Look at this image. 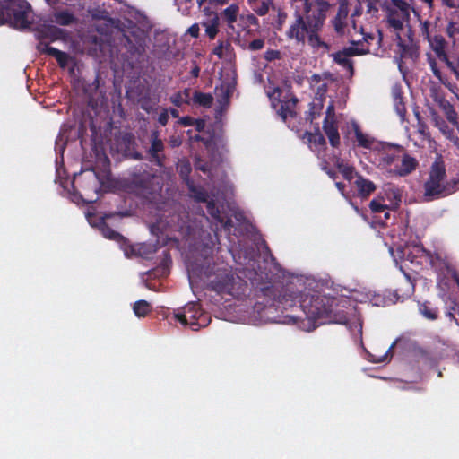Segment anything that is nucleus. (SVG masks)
<instances>
[{"label":"nucleus","mask_w":459,"mask_h":459,"mask_svg":"<svg viewBox=\"0 0 459 459\" xmlns=\"http://www.w3.org/2000/svg\"><path fill=\"white\" fill-rule=\"evenodd\" d=\"M299 302L307 319L314 322L313 328L316 327V320H320L321 323L346 324L349 311L344 312L342 308L351 310L346 307L349 301L344 298L335 299L316 295L305 299L299 297Z\"/></svg>","instance_id":"obj_1"},{"label":"nucleus","mask_w":459,"mask_h":459,"mask_svg":"<svg viewBox=\"0 0 459 459\" xmlns=\"http://www.w3.org/2000/svg\"><path fill=\"white\" fill-rule=\"evenodd\" d=\"M187 185L191 196L197 201L207 203L208 212L220 223L221 228L230 230L231 227H235L233 217L238 222H240L243 219L242 213L238 212L235 207H229L230 212V215L229 213H225L224 211L221 212L220 208L216 206V203H221V201L225 200L231 194V186L222 178L221 186L223 189L218 190L216 194L212 193L211 195L204 192L201 187H196L188 181Z\"/></svg>","instance_id":"obj_2"},{"label":"nucleus","mask_w":459,"mask_h":459,"mask_svg":"<svg viewBox=\"0 0 459 459\" xmlns=\"http://www.w3.org/2000/svg\"><path fill=\"white\" fill-rule=\"evenodd\" d=\"M295 10V20L290 24L287 36L289 39L295 40L297 43H304L307 38L309 44L312 47H319L322 42L317 36L319 28H312V21L309 14L310 6L307 4V8H297L292 4Z\"/></svg>","instance_id":"obj_3"},{"label":"nucleus","mask_w":459,"mask_h":459,"mask_svg":"<svg viewBox=\"0 0 459 459\" xmlns=\"http://www.w3.org/2000/svg\"><path fill=\"white\" fill-rule=\"evenodd\" d=\"M424 189V199L431 201L459 189V182H448L446 178L444 163L442 161H436L431 166L429 178L425 183Z\"/></svg>","instance_id":"obj_4"},{"label":"nucleus","mask_w":459,"mask_h":459,"mask_svg":"<svg viewBox=\"0 0 459 459\" xmlns=\"http://www.w3.org/2000/svg\"><path fill=\"white\" fill-rule=\"evenodd\" d=\"M32 22L30 5L24 0H0V24L24 29Z\"/></svg>","instance_id":"obj_5"},{"label":"nucleus","mask_w":459,"mask_h":459,"mask_svg":"<svg viewBox=\"0 0 459 459\" xmlns=\"http://www.w3.org/2000/svg\"><path fill=\"white\" fill-rule=\"evenodd\" d=\"M349 14V2L348 0L338 1V10L334 18L332 20V24L337 34L341 36H347L350 39L351 44L358 45L362 41L368 42L374 39L371 31L363 30V31H356L353 30L351 16L348 18Z\"/></svg>","instance_id":"obj_6"},{"label":"nucleus","mask_w":459,"mask_h":459,"mask_svg":"<svg viewBox=\"0 0 459 459\" xmlns=\"http://www.w3.org/2000/svg\"><path fill=\"white\" fill-rule=\"evenodd\" d=\"M412 0H385L383 8L386 13V20L394 30H402L409 23L411 13L419 17L412 5Z\"/></svg>","instance_id":"obj_7"},{"label":"nucleus","mask_w":459,"mask_h":459,"mask_svg":"<svg viewBox=\"0 0 459 459\" xmlns=\"http://www.w3.org/2000/svg\"><path fill=\"white\" fill-rule=\"evenodd\" d=\"M357 4L351 13L353 30L370 31L369 25L377 21L378 7L377 0H356Z\"/></svg>","instance_id":"obj_8"},{"label":"nucleus","mask_w":459,"mask_h":459,"mask_svg":"<svg viewBox=\"0 0 459 459\" xmlns=\"http://www.w3.org/2000/svg\"><path fill=\"white\" fill-rule=\"evenodd\" d=\"M205 146L207 151L211 153L212 156V165L208 167V165L204 162L201 159H197L195 161V167L197 169L202 170L204 172L208 171L211 175V178L216 183L215 178L219 177L220 172L215 166L218 164L220 159L221 158L225 145L221 140L212 139L210 141L205 142Z\"/></svg>","instance_id":"obj_9"},{"label":"nucleus","mask_w":459,"mask_h":459,"mask_svg":"<svg viewBox=\"0 0 459 459\" xmlns=\"http://www.w3.org/2000/svg\"><path fill=\"white\" fill-rule=\"evenodd\" d=\"M402 148L390 143H383L375 153V161L377 167L393 174V169L397 163L398 156H401Z\"/></svg>","instance_id":"obj_10"},{"label":"nucleus","mask_w":459,"mask_h":459,"mask_svg":"<svg viewBox=\"0 0 459 459\" xmlns=\"http://www.w3.org/2000/svg\"><path fill=\"white\" fill-rule=\"evenodd\" d=\"M266 93L272 103V106L274 108H276L277 106L281 104V108L278 110V113L281 117L282 120L285 121L289 117H292L295 114L294 107L296 105V100H282L281 99V91L279 87L269 85L266 87Z\"/></svg>","instance_id":"obj_11"},{"label":"nucleus","mask_w":459,"mask_h":459,"mask_svg":"<svg viewBox=\"0 0 459 459\" xmlns=\"http://www.w3.org/2000/svg\"><path fill=\"white\" fill-rule=\"evenodd\" d=\"M176 316L182 325L189 324L193 330H197L207 324L206 316L203 315L197 303L187 304L183 314H178Z\"/></svg>","instance_id":"obj_12"},{"label":"nucleus","mask_w":459,"mask_h":459,"mask_svg":"<svg viewBox=\"0 0 459 459\" xmlns=\"http://www.w3.org/2000/svg\"><path fill=\"white\" fill-rule=\"evenodd\" d=\"M310 85L316 91V99L311 108L312 119H314L316 117V112L323 108L322 97L326 92L328 87V80L326 78L321 77L320 75L315 74L310 78Z\"/></svg>","instance_id":"obj_13"},{"label":"nucleus","mask_w":459,"mask_h":459,"mask_svg":"<svg viewBox=\"0 0 459 459\" xmlns=\"http://www.w3.org/2000/svg\"><path fill=\"white\" fill-rule=\"evenodd\" d=\"M323 128L329 139L331 145L333 147L338 146L340 143V135L337 129L334 107L333 104H330L327 107Z\"/></svg>","instance_id":"obj_14"},{"label":"nucleus","mask_w":459,"mask_h":459,"mask_svg":"<svg viewBox=\"0 0 459 459\" xmlns=\"http://www.w3.org/2000/svg\"><path fill=\"white\" fill-rule=\"evenodd\" d=\"M368 49L365 48L363 44L353 45L344 48L342 51L336 53L333 56L334 61L343 67L347 68L350 74H352V65L350 56H359L368 53Z\"/></svg>","instance_id":"obj_15"},{"label":"nucleus","mask_w":459,"mask_h":459,"mask_svg":"<svg viewBox=\"0 0 459 459\" xmlns=\"http://www.w3.org/2000/svg\"><path fill=\"white\" fill-rule=\"evenodd\" d=\"M308 5L310 6L311 27L321 29L331 8V4L328 0H316L313 4L308 2Z\"/></svg>","instance_id":"obj_16"},{"label":"nucleus","mask_w":459,"mask_h":459,"mask_svg":"<svg viewBox=\"0 0 459 459\" xmlns=\"http://www.w3.org/2000/svg\"><path fill=\"white\" fill-rule=\"evenodd\" d=\"M349 126L356 137L359 146L371 150L374 154L381 147L383 143L377 141L369 134H364L356 121L351 120Z\"/></svg>","instance_id":"obj_17"},{"label":"nucleus","mask_w":459,"mask_h":459,"mask_svg":"<svg viewBox=\"0 0 459 459\" xmlns=\"http://www.w3.org/2000/svg\"><path fill=\"white\" fill-rule=\"evenodd\" d=\"M397 163L393 169V174L394 176H405L411 173L416 167L415 159L405 154L403 151H401V156L397 158Z\"/></svg>","instance_id":"obj_18"},{"label":"nucleus","mask_w":459,"mask_h":459,"mask_svg":"<svg viewBox=\"0 0 459 459\" xmlns=\"http://www.w3.org/2000/svg\"><path fill=\"white\" fill-rule=\"evenodd\" d=\"M38 48L41 53L55 57L59 65L63 68L67 67L69 64L72 62V57L68 54L56 49L49 46L48 44L41 42L39 45Z\"/></svg>","instance_id":"obj_19"},{"label":"nucleus","mask_w":459,"mask_h":459,"mask_svg":"<svg viewBox=\"0 0 459 459\" xmlns=\"http://www.w3.org/2000/svg\"><path fill=\"white\" fill-rule=\"evenodd\" d=\"M206 18L201 22L205 29V34L213 39L219 31V16L216 13L211 12L209 9L204 10Z\"/></svg>","instance_id":"obj_20"},{"label":"nucleus","mask_w":459,"mask_h":459,"mask_svg":"<svg viewBox=\"0 0 459 459\" xmlns=\"http://www.w3.org/2000/svg\"><path fill=\"white\" fill-rule=\"evenodd\" d=\"M382 196L385 198V203L387 204L388 209L395 210L399 207L402 196L398 187L390 184L385 185Z\"/></svg>","instance_id":"obj_21"},{"label":"nucleus","mask_w":459,"mask_h":459,"mask_svg":"<svg viewBox=\"0 0 459 459\" xmlns=\"http://www.w3.org/2000/svg\"><path fill=\"white\" fill-rule=\"evenodd\" d=\"M355 178L354 186H356L359 196L367 198L376 190V185L369 179L364 178L359 175H356Z\"/></svg>","instance_id":"obj_22"},{"label":"nucleus","mask_w":459,"mask_h":459,"mask_svg":"<svg viewBox=\"0 0 459 459\" xmlns=\"http://www.w3.org/2000/svg\"><path fill=\"white\" fill-rule=\"evenodd\" d=\"M213 54L221 59L230 61L232 59V48L230 43L227 41H220L213 48Z\"/></svg>","instance_id":"obj_23"},{"label":"nucleus","mask_w":459,"mask_h":459,"mask_svg":"<svg viewBox=\"0 0 459 459\" xmlns=\"http://www.w3.org/2000/svg\"><path fill=\"white\" fill-rule=\"evenodd\" d=\"M369 207L371 211L375 213H380L385 212V219L389 218V212L391 211L388 209V205L386 203H385V198L383 196L378 195L377 197L374 198L370 204Z\"/></svg>","instance_id":"obj_24"},{"label":"nucleus","mask_w":459,"mask_h":459,"mask_svg":"<svg viewBox=\"0 0 459 459\" xmlns=\"http://www.w3.org/2000/svg\"><path fill=\"white\" fill-rule=\"evenodd\" d=\"M371 296L372 295L370 293L363 294L359 291H352L350 299H353L356 302L363 303V302L369 301V302L373 303L375 306H380L382 303L380 300V297H376L374 295L371 298Z\"/></svg>","instance_id":"obj_25"},{"label":"nucleus","mask_w":459,"mask_h":459,"mask_svg":"<svg viewBox=\"0 0 459 459\" xmlns=\"http://www.w3.org/2000/svg\"><path fill=\"white\" fill-rule=\"evenodd\" d=\"M74 15L66 11L57 12L53 15L52 22L59 25H69L74 22Z\"/></svg>","instance_id":"obj_26"},{"label":"nucleus","mask_w":459,"mask_h":459,"mask_svg":"<svg viewBox=\"0 0 459 459\" xmlns=\"http://www.w3.org/2000/svg\"><path fill=\"white\" fill-rule=\"evenodd\" d=\"M100 230L102 235L106 238L113 239V240H116L117 242H122L123 244L125 243L124 238L119 233H117V232L114 231L112 229L108 228L104 223V221L100 222Z\"/></svg>","instance_id":"obj_27"},{"label":"nucleus","mask_w":459,"mask_h":459,"mask_svg":"<svg viewBox=\"0 0 459 459\" xmlns=\"http://www.w3.org/2000/svg\"><path fill=\"white\" fill-rule=\"evenodd\" d=\"M238 13V7L235 4H232L224 10L222 15L230 27H232V24L236 22Z\"/></svg>","instance_id":"obj_28"},{"label":"nucleus","mask_w":459,"mask_h":459,"mask_svg":"<svg viewBox=\"0 0 459 459\" xmlns=\"http://www.w3.org/2000/svg\"><path fill=\"white\" fill-rule=\"evenodd\" d=\"M133 309L136 316H145L150 312V305L145 300H139L134 304Z\"/></svg>","instance_id":"obj_29"},{"label":"nucleus","mask_w":459,"mask_h":459,"mask_svg":"<svg viewBox=\"0 0 459 459\" xmlns=\"http://www.w3.org/2000/svg\"><path fill=\"white\" fill-rule=\"evenodd\" d=\"M232 87L230 85H221L220 88L216 87V95L217 97H221V99L219 100L221 105L226 104L228 102L229 94L231 91Z\"/></svg>","instance_id":"obj_30"},{"label":"nucleus","mask_w":459,"mask_h":459,"mask_svg":"<svg viewBox=\"0 0 459 459\" xmlns=\"http://www.w3.org/2000/svg\"><path fill=\"white\" fill-rule=\"evenodd\" d=\"M436 126L443 133V134L446 135L448 139H450L459 149L458 139L452 136L451 130L448 128V126L446 125V123L444 121L437 120Z\"/></svg>","instance_id":"obj_31"},{"label":"nucleus","mask_w":459,"mask_h":459,"mask_svg":"<svg viewBox=\"0 0 459 459\" xmlns=\"http://www.w3.org/2000/svg\"><path fill=\"white\" fill-rule=\"evenodd\" d=\"M395 342H394L388 350L385 351V352L383 355H376V354H369V360L373 363H381L389 359L392 353V350L394 346Z\"/></svg>","instance_id":"obj_32"},{"label":"nucleus","mask_w":459,"mask_h":459,"mask_svg":"<svg viewBox=\"0 0 459 459\" xmlns=\"http://www.w3.org/2000/svg\"><path fill=\"white\" fill-rule=\"evenodd\" d=\"M271 0H260L259 3L253 4V9L259 15H264L269 11Z\"/></svg>","instance_id":"obj_33"},{"label":"nucleus","mask_w":459,"mask_h":459,"mask_svg":"<svg viewBox=\"0 0 459 459\" xmlns=\"http://www.w3.org/2000/svg\"><path fill=\"white\" fill-rule=\"evenodd\" d=\"M338 168L345 179L351 180L353 178L355 171L351 166L341 162L338 163Z\"/></svg>","instance_id":"obj_34"},{"label":"nucleus","mask_w":459,"mask_h":459,"mask_svg":"<svg viewBox=\"0 0 459 459\" xmlns=\"http://www.w3.org/2000/svg\"><path fill=\"white\" fill-rule=\"evenodd\" d=\"M195 101L204 107H209L212 102V97L210 94L196 93L195 95Z\"/></svg>","instance_id":"obj_35"},{"label":"nucleus","mask_w":459,"mask_h":459,"mask_svg":"<svg viewBox=\"0 0 459 459\" xmlns=\"http://www.w3.org/2000/svg\"><path fill=\"white\" fill-rule=\"evenodd\" d=\"M307 140L311 144L322 146L325 144V139L320 133L307 134Z\"/></svg>","instance_id":"obj_36"},{"label":"nucleus","mask_w":459,"mask_h":459,"mask_svg":"<svg viewBox=\"0 0 459 459\" xmlns=\"http://www.w3.org/2000/svg\"><path fill=\"white\" fill-rule=\"evenodd\" d=\"M264 39H257L253 41H251L249 44L243 43L242 47L243 48H247L249 50H260L264 48Z\"/></svg>","instance_id":"obj_37"},{"label":"nucleus","mask_w":459,"mask_h":459,"mask_svg":"<svg viewBox=\"0 0 459 459\" xmlns=\"http://www.w3.org/2000/svg\"><path fill=\"white\" fill-rule=\"evenodd\" d=\"M420 311L428 319H435L437 317V311L429 307L426 304L420 305Z\"/></svg>","instance_id":"obj_38"},{"label":"nucleus","mask_w":459,"mask_h":459,"mask_svg":"<svg viewBox=\"0 0 459 459\" xmlns=\"http://www.w3.org/2000/svg\"><path fill=\"white\" fill-rule=\"evenodd\" d=\"M178 169L180 175L182 176V178L186 179L188 174L191 171V166H190L189 162H187L186 160H181V161H179V163L178 165Z\"/></svg>","instance_id":"obj_39"},{"label":"nucleus","mask_w":459,"mask_h":459,"mask_svg":"<svg viewBox=\"0 0 459 459\" xmlns=\"http://www.w3.org/2000/svg\"><path fill=\"white\" fill-rule=\"evenodd\" d=\"M163 148V143L162 142L158 139L156 136H153L152 138V148H151V152L152 154L157 158V154L159 152H160Z\"/></svg>","instance_id":"obj_40"},{"label":"nucleus","mask_w":459,"mask_h":459,"mask_svg":"<svg viewBox=\"0 0 459 459\" xmlns=\"http://www.w3.org/2000/svg\"><path fill=\"white\" fill-rule=\"evenodd\" d=\"M84 178L93 185L94 189H97V187L99 186V178L94 171H92V170L85 171Z\"/></svg>","instance_id":"obj_41"},{"label":"nucleus","mask_w":459,"mask_h":459,"mask_svg":"<svg viewBox=\"0 0 459 459\" xmlns=\"http://www.w3.org/2000/svg\"><path fill=\"white\" fill-rule=\"evenodd\" d=\"M264 58L267 61H273L280 58V52L278 50L270 49L264 53Z\"/></svg>","instance_id":"obj_42"},{"label":"nucleus","mask_w":459,"mask_h":459,"mask_svg":"<svg viewBox=\"0 0 459 459\" xmlns=\"http://www.w3.org/2000/svg\"><path fill=\"white\" fill-rule=\"evenodd\" d=\"M394 108H395L397 114L401 117H403L405 115V107L402 101V98L400 100H398L397 101H394Z\"/></svg>","instance_id":"obj_43"},{"label":"nucleus","mask_w":459,"mask_h":459,"mask_svg":"<svg viewBox=\"0 0 459 459\" xmlns=\"http://www.w3.org/2000/svg\"><path fill=\"white\" fill-rule=\"evenodd\" d=\"M199 25L197 23H194L189 29L187 32L194 38H197L199 36Z\"/></svg>","instance_id":"obj_44"},{"label":"nucleus","mask_w":459,"mask_h":459,"mask_svg":"<svg viewBox=\"0 0 459 459\" xmlns=\"http://www.w3.org/2000/svg\"><path fill=\"white\" fill-rule=\"evenodd\" d=\"M446 117L454 125L457 124L456 114L453 108H448V110L446 111Z\"/></svg>","instance_id":"obj_45"},{"label":"nucleus","mask_w":459,"mask_h":459,"mask_svg":"<svg viewBox=\"0 0 459 459\" xmlns=\"http://www.w3.org/2000/svg\"><path fill=\"white\" fill-rule=\"evenodd\" d=\"M192 126H195L197 132H201L202 130L204 129L205 123L202 119H195Z\"/></svg>","instance_id":"obj_46"},{"label":"nucleus","mask_w":459,"mask_h":459,"mask_svg":"<svg viewBox=\"0 0 459 459\" xmlns=\"http://www.w3.org/2000/svg\"><path fill=\"white\" fill-rule=\"evenodd\" d=\"M291 1H292V4L294 6H296L297 8H303V9L307 10L308 0H291Z\"/></svg>","instance_id":"obj_47"},{"label":"nucleus","mask_w":459,"mask_h":459,"mask_svg":"<svg viewBox=\"0 0 459 459\" xmlns=\"http://www.w3.org/2000/svg\"><path fill=\"white\" fill-rule=\"evenodd\" d=\"M168 119H169V114H168L167 110H164L161 114H160L159 118H158L159 122L162 126H165L168 123Z\"/></svg>","instance_id":"obj_48"},{"label":"nucleus","mask_w":459,"mask_h":459,"mask_svg":"<svg viewBox=\"0 0 459 459\" xmlns=\"http://www.w3.org/2000/svg\"><path fill=\"white\" fill-rule=\"evenodd\" d=\"M398 251L401 253V256H400L401 258L407 257V259H410V254H411L410 247H405L404 248H402V249L398 248Z\"/></svg>","instance_id":"obj_49"},{"label":"nucleus","mask_w":459,"mask_h":459,"mask_svg":"<svg viewBox=\"0 0 459 459\" xmlns=\"http://www.w3.org/2000/svg\"><path fill=\"white\" fill-rule=\"evenodd\" d=\"M194 118H191L189 117H185L180 119V123L186 126H192L194 123Z\"/></svg>","instance_id":"obj_50"},{"label":"nucleus","mask_w":459,"mask_h":459,"mask_svg":"<svg viewBox=\"0 0 459 459\" xmlns=\"http://www.w3.org/2000/svg\"><path fill=\"white\" fill-rule=\"evenodd\" d=\"M393 96H394V101H397L398 100H400L401 99L400 89L394 88L393 90Z\"/></svg>","instance_id":"obj_51"},{"label":"nucleus","mask_w":459,"mask_h":459,"mask_svg":"<svg viewBox=\"0 0 459 459\" xmlns=\"http://www.w3.org/2000/svg\"><path fill=\"white\" fill-rule=\"evenodd\" d=\"M420 22L422 33L428 35V22L420 21Z\"/></svg>","instance_id":"obj_52"},{"label":"nucleus","mask_w":459,"mask_h":459,"mask_svg":"<svg viewBox=\"0 0 459 459\" xmlns=\"http://www.w3.org/2000/svg\"><path fill=\"white\" fill-rule=\"evenodd\" d=\"M442 2L444 4H446V6L450 7V8L455 7V4H454V2L452 0H442Z\"/></svg>","instance_id":"obj_53"},{"label":"nucleus","mask_w":459,"mask_h":459,"mask_svg":"<svg viewBox=\"0 0 459 459\" xmlns=\"http://www.w3.org/2000/svg\"><path fill=\"white\" fill-rule=\"evenodd\" d=\"M200 69L197 65H195L191 71L193 76L197 77L199 74Z\"/></svg>","instance_id":"obj_54"},{"label":"nucleus","mask_w":459,"mask_h":459,"mask_svg":"<svg viewBox=\"0 0 459 459\" xmlns=\"http://www.w3.org/2000/svg\"><path fill=\"white\" fill-rule=\"evenodd\" d=\"M336 186L337 188L339 189V191L343 194V190H344V186L343 184L340 183V182H337L336 183Z\"/></svg>","instance_id":"obj_55"},{"label":"nucleus","mask_w":459,"mask_h":459,"mask_svg":"<svg viewBox=\"0 0 459 459\" xmlns=\"http://www.w3.org/2000/svg\"><path fill=\"white\" fill-rule=\"evenodd\" d=\"M421 1L426 3L429 8L433 7V0H421Z\"/></svg>","instance_id":"obj_56"},{"label":"nucleus","mask_w":459,"mask_h":459,"mask_svg":"<svg viewBox=\"0 0 459 459\" xmlns=\"http://www.w3.org/2000/svg\"><path fill=\"white\" fill-rule=\"evenodd\" d=\"M414 249H415V252L417 253V255L419 253L424 252V250L421 247H414Z\"/></svg>","instance_id":"obj_57"},{"label":"nucleus","mask_w":459,"mask_h":459,"mask_svg":"<svg viewBox=\"0 0 459 459\" xmlns=\"http://www.w3.org/2000/svg\"><path fill=\"white\" fill-rule=\"evenodd\" d=\"M431 67H432V70H433L434 74H435L437 76H439V75H438V72H437V67H435V65H431Z\"/></svg>","instance_id":"obj_58"},{"label":"nucleus","mask_w":459,"mask_h":459,"mask_svg":"<svg viewBox=\"0 0 459 459\" xmlns=\"http://www.w3.org/2000/svg\"><path fill=\"white\" fill-rule=\"evenodd\" d=\"M171 115L175 117L178 116V111L176 109H171Z\"/></svg>","instance_id":"obj_59"},{"label":"nucleus","mask_w":459,"mask_h":459,"mask_svg":"<svg viewBox=\"0 0 459 459\" xmlns=\"http://www.w3.org/2000/svg\"><path fill=\"white\" fill-rule=\"evenodd\" d=\"M48 4H55L58 0H46Z\"/></svg>","instance_id":"obj_60"},{"label":"nucleus","mask_w":459,"mask_h":459,"mask_svg":"<svg viewBox=\"0 0 459 459\" xmlns=\"http://www.w3.org/2000/svg\"><path fill=\"white\" fill-rule=\"evenodd\" d=\"M206 0H196L199 6L203 5Z\"/></svg>","instance_id":"obj_61"},{"label":"nucleus","mask_w":459,"mask_h":459,"mask_svg":"<svg viewBox=\"0 0 459 459\" xmlns=\"http://www.w3.org/2000/svg\"><path fill=\"white\" fill-rule=\"evenodd\" d=\"M192 272L190 271V269H188V278L190 280V281H192Z\"/></svg>","instance_id":"obj_62"},{"label":"nucleus","mask_w":459,"mask_h":459,"mask_svg":"<svg viewBox=\"0 0 459 459\" xmlns=\"http://www.w3.org/2000/svg\"><path fill=\"white\" fill-rule=\"evenodd\" d=\"M87 218H88V221L90 224H92V221H91V217L90 214L87 215Z\"/></svg>","instance_id":"obj_63"},{"label":"nucleus","mask_w":459,"mask_h":459,"mask_svg":"<svg viewBox=\"0 0 459 459\" xmlns=\"http://www.w3.org/2000/svg\"><path fill=\"white\" fill-rule=\"evenodd\" d=\"M190 138H195V139H196V140H199V139H200V137H199V135H198V134H195L194 136L190 135Z\"/></svg>","instance_id":"obj_64"}]
</instances>
